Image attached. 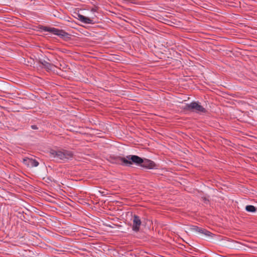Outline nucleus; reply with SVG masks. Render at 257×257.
<instances>
[{
  "instance_id": "1",
  "label": "nucleus",
  "mask_w": 257,
  "mask_h": 257,
  "mask_svg": "<svg viewBox=\"0 0 257 257\" xmlns=\"http://www.w3.org/2000/svg\"><path fill=\"white\" fill-rule=\"evenodd\" d=\"M120 160L121 162L125 166H130L133 163L141 165L143 162V159L135 155H130L126 157L120 158Z\"/></svg>"
},
{
  "instance_id": "2",
  "label": "nucleus",
  "mask_w": 257,
  "mask_h": 257,
  "mask_svg": "<svg viewBox=\"0 0 257 257\" xmlns=\"http://www.w3.org/2000/svg\"><path fill=\"white\" fill-rule=\"evenodd\" d=\"M185 108L188 110H192L197 113H203L206 111L205 109L199 103L196 102H193L190 104H187Z\"/></svg>"
},
{
  "instance_id": "3",
  "label": "nucleus",
  "mask_w": 257,
  "mask_h": 257,
  "mask_svg": "<svg viewBox=\"0 0 257 257\" xmlns=\"http://www.w3.org/2000/svg\"><path fill=\"white\" fill-rule=\"evenodd\" d=\"M53 155L54 158L62 160L69 159L73 157V154L71 152L67 151H56L53 153Z\"/></svg>"
},
{
  "instance_id": "4",
  "label": "nucleus",
  "mask_w": 257,
  "mask_h": 257,
  "mask_svg": "<svg viewBox=\"0 0 257 257\" xmlns=\"http://www.w3.org/2000/svg\"><path fill=\"white\" fill-rule=\"evenodd\" d=\"M191 229L199 233L202 235V237L206 239H209L212 237L213 234L212 233L205 229L199 228L196 226H192L191 227Z\"/></svg>"
},
{
  "instance_id": "5",
  "label": "nucleus",
  "mask_w": 257,
  "mask_h": 257,
  "mask_svg": "<svg viewBox=\"0 0 257 257\" xmlns=\"http://www.w3.org/2000/svg\"><path fill=\"white\" fill-rule=\"evenodd\" d=\"M24 164L29 167H37L39 165V163L36 160L32 158H25L23 159Z\"/></svg>"
},
{
  "instance_id": "6",
  "label": "nucleus",
  "mask_w": 257,
  "mask_h": 257,
  "mask_svg": "<svg viewBox=\"0 0 257 257\" xmlns=\"http://www.w3.org/2000/svg\"><path fill=\"white\" fill-rule=\"evenodd\" d=\"M44 30L45 31L51 32L53 34L58 36H64L65 34V32L63 31L57 29L55 28L45 27Z\"/></svg>"
},
{
  "instance_id": "7",
  "label": "nucleus",
  "mask_w": 257,
  "mask_h": 257,
  "mask_svg": "<svg viewBox=\"0 0 257 257\" xmlns=\"http://www.w3.org/2000/svg\"><path fill=\"white\" fill-rule=\"evenodd\" d=\"M133 230L138 231L139 230L140 226L141 224V221L138 216L135 215L133 218Z\"/></svg>"
},
{
  "instance_id": "8",
  "label": "nucleus",
  "mask_w": 257,
  "mask_h": 257,
  "mask_svg": "<svg viewBox=\"0 0 257 257\" xmlns=\"http://www.w3.org/2000/svg\"><path fill=\"white\" fill-rule=\"evenodd\" d=\"M141 166L143 167L150 169H153L156 167L154 162L148 159H143V162L142 163Z\"/></svg>"
},
{
  "instance_id": "9",
  "label": "nucleus",
  "mask_w": 257,
  "mask_h": 257,
  "mask_svg": "<svg viewBox=\"0 0 257 257\" xmlns=\"http://www.w3.org/2000/svg\"><path fill=\"white\" fill-rule=\"evenodd\" d=\"M78 19L85 24H92L93 18H89L87 17L81 15H78Z\"/></svg>"
},
{
  "instance_id": "10",
  "label": "nucleus",
  "mask_w": 257,
  "mask_h": 257,
  "mask_svg": "<svg viewBox=\"0 0 257 257\" xmlns=\"http://www.w3.org/2000/svg\"><path fill=\"white\" fill-rule=\"evenodd\" d=\"M245 210L250 212H255L256 211V208L253 205H247L245 207Z\"/></svg>"
},
{
  "instance_id": "11",
  "label": "nucleus",
  "mask_w": 257,
  "mask_h": 257,
  "mask_svg": "<svg viewBox=\"0 0 257 257\" xmlns=\"http://www.w3.org/2000/svg\"><path fill=\"white\" fill-rule=\"evenodd\" d=\"M46 195H48V194H45ZM48 196L46 197V196H44L45 198V199L49 201H52V200L49 198V197H50V196L49 195H47Z\"/></svg>"
},
{
  "instance_id": "12",
  "label": "nucleus",
  "mask_w": 257,
  "mask_h": 257,
  "mask_svg": "<svg viewBox=\"0 0 257 257\" xmlns=\"http://www.w3.org/2000/svg\"><path fill=\"white\" fill-rule=\"evenodd\" d=\"M32 127L33 128V129H36V126L35 125H32Z\"/></svg>"
},
{
  "instance_id": "13",
  "label": "nucleus",
  "mask_w": 257,
  "mask_h": 257,
  "mask_svg": "<svg viewBox=\"0 0 257 257\" xmlns=\"http://www.w3.org/2000/svg\"><path fill=\"white\" fill-rule=\"evenodd\" d=\"M98 192H99V193H103V192H102V191H99V190L98 191Z\"/></svg>"
}]
</instances>
